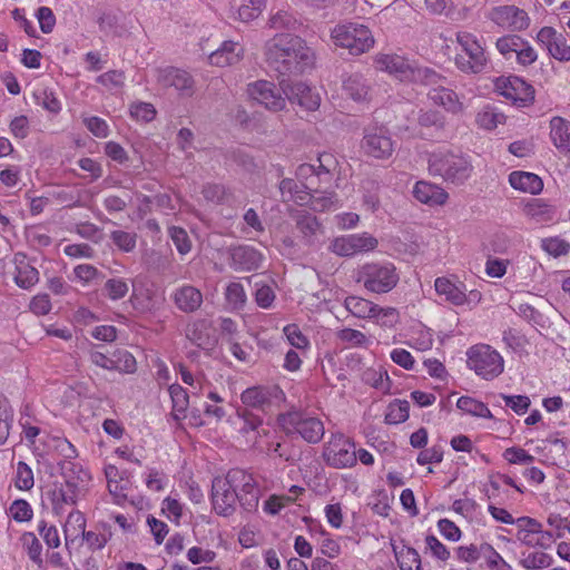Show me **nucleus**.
<instances>
[{
	"instance_id": "nucleus-36",
	"label": "nucleus",
	"mask_w": 570,
	"mask_h": 570,
	"mask_svg": "<svg viewBox=\"0 0 570 570\" xmlns=\"http://www.w3.org/2000/svg\"><path fill=\"white\" fill-rule=\"evenodd\" d=\"M186 337L198 347L210 344V325L207 320H196L187 325Z\"/></svg>"
},
{
	"instance_id": "nucleus-8",
	"label": "nucleus",
	"mask_w": 570,
	"mask_h": 570,
	"mask_svg": "<svg viewBox=\"0 0 570 570\" xmlns=\"http://www.w3.org/2000/svg\"><path fill=\"white\" fill-rule=\"evenodd\" d=\"M396 267L392 263H367L360 267L356 282L371 293L385 294L399 283Z\"/></svg>"
},
{
	"instance_id": "nucleus-45",
	"label": "nucleus",
	"mask_w": 570,
	"mask_h": 570,
	"mask_svg": "<svg viewBox=\"0 0 570 570\" xmlns=\"http://www.w3.org/2000/svg\"><path fill=\"white\" fill-rule=\"evenodd\" d=\"M21 544L30 560L40 566L42 563V546L36 534L33 532H24L21 535Z\"/></svg>"
},
{
	"instance_id": "nucleus-28",
	"label": "nucleus",
	"mask_w": 570,
	"mask_h": 570,
	"mask_svg": "<svg viewBox=\"0 0 570 570\" xmlns=\"http://www.w3.org/2000/svg\"><path fill=\"white\" fill-rule=\"evenodd\" d=\"M13 262L16 265L14 282L19 287L29 289L39 282L38 269L23 253H16Z\"/></svg>"
},
{
	"instance_id": "nucleus-61",
	"label": "nucleus",
	"mask_w": 570,
	"mask_h": 570,
	"mask_svg": "<svg viewBox=\"0 0 570 570\" xmlns=\"http://www.w3.org/2000/svg\"><path fill=\"white\" fill-rule=\"evenodd\" d=\"M130 115L137 120L149 122L155 118L156 109L149 102H136L130 106Z\"/></svg>"
},
{
	"instance_id": "nucleus-41",
	"label": "nucleus",
	"mask_w": 570,
	"mask_h": 570,
	"mask_svg": "<svg viewBox=\"0 0 570 570\" xmlns=\"http://www.w3.org/2000/svg\"><path fill=\"white\" fill-rule=\"evenodd\" d=\"M456 407L462 412L476 417L492 419V413L489 407L470 396H461L456 402Z\"/></svg>"
},
{
	"instance_id": "nucleus-48",
	"label": "nucleus",
	"mask_w": 570,
	"mask_h": 570,
	"mask_svg": "<svg viewBox=\"0 0 570 570\" xmlns=\"http://www.w3.org/2000/svg\"><path fill=\"white\" fill-rule=\"evenodd\" d=\"M295 219L298 230L306 238H311L312 236H314L320 227L316 217L305 210L297 212Z\"/></svg>"
},
{
	"instance_id": "nucleus-19",
	"label": "nucleus",
	"mask_w": 570,
	"mask_h": 570,
	"mask_svg": "<svg viewBox=\"0 0 570 570\" xmlns=\"http://www.w3.org/2000/svg\"><path fill=\"white\" fill-rule=\"evenodd\" d=\"M212 500L215 511L220 515L227 517L235 511L239 497L232 485L228 474L225 478H215L213 480Z\"/></svg>"
},
{
	"instance_id": "nucleus-9",
	"label": "nucleus",
	"mask_w": 570,
	"mask_h": 570,
	"mask_svg": "<svg viewBox=\"0 0 570 570\" xmlns=\"http://www.w3.org/2000/svg\"><path fill=\"white\" fill-rule=\"evenodd\" d=\"M331 37L335 46L345 48L355 56L368 51L374 45L370 29L356 22L337 24L332 30Z\"/></svg>"
},
{
	"instance_id": "nucleus-57",
	"label": "nucleus",
	"mask_w": 570,
	"mask_h": 570,
	"mask_svg": "<svg viewBox=\"0 0 570 570\" xmlns=\"http://www.w3.org/2000/svg\"><path fill=\"white\" fill-rule=\"evenodd\" d=\"M10 514L17 522H27L32 519L33 512L31 505L22 499L14 500L10 505Z\"/></svg>"
},
{
	"instance_id": "nucleus-60",
	"label": "nucleus",
	"mask_w": 570,
	"mask_h": 570,
	"mask_svg": "<svg viewBox=\"0 0 570 570\" xmlns=\"http://www.w3.org/2000/svg\"><path fill=\"white\" fill-rule=\"evenodd\" d=\"M336 336L340 341L352 346H364L367 343V337L358 330L342 328L336 333Z\"/></svg>"
},
{
	"instance_id": "nucleus-64",
	"label": "nucleus",
	"mask_w": 570,
	"mask_h": 570,
	"mask_svg": "<svg viewBox=\"0 0 570 570\" xmlns=\"http://www.w3.org/2000/svg\"><path fill=\"white\" fill-rule=\"evenodd\" d=\"M542 248L548 254H550L554 257H558L561 255H566L570 249V245L561 238L551 237V238H547L542 242Z\"/></svg>"
},
{
	"instance_id": "nucleus-5",
	"label": "nucleus",
	"mask_w": 570,
	"mask_h": 570,
	"mask_svg": "<svg viewBox=\"0 0 570 570\" xmlns=\"http://www.w3.org/2000/svg\"><path fill=\"white\" fill-rule=\"evenodd\" d=\"M455 42L459 51L455 55L454 65L461 72L476 75L487 68L489 59L485 48L476 35L459 30L455 32Z\"/></svg>"
},
{
	"instance_id": "nucleus-21",
	"label": "nucleus",
	"mask_w": 570,
	"mask_h": 570,
	"mask_svg": "<svg viewBox=\"0 0 570 570\" xmlns=\"http://www.w3.org/2000/svg\"><path fill=\"white\" fill-rule=\"evenodd\" d=\"M537 41L558 61H570V45L563 33L552 27H542L537 33Z\"/></svg>"
},
{
	"instance_id": "nucleus-49",
	"label": "nucleus",
	"mask_w": 570,
	"mask_h": 570,
	"mask_svg": "<svg viewBox=\"0 0 570 570\" xmlns=\"http://www.w3.org/2000/svg\"><path fill=\"white\" fill-rule=\"evenodd\" d=\"M128 283L120 277L109 278L104 286L106 296L111 301L124 298L128 294Z\"/></svg>"
},
{
	"instance_id": "nucleus-47",
	"label": "nucleus",
	"mask_w": 570,
	"mask_h": 570,
	"mask_svg": "<svg viewBox=\"0 0 570 570\" xmlns=\"http://www.w3.org/2000/svg\"><path fill=\"white\" fill-rule=\"evenodd\" d=\"M225 298L234 309H242L246 303V293L240 283L232 282L225 291Z\"/></svg>"
},
{
	"instance_id": "nucleus-32",
	"label": "nucleus",
	"mask_w": 570,
	"mask_h": 570,
	"mask_svg": "<svg viewBox=\"0 0 570 570\" xmlns=\"http://www.w3.org/2000/svg\"><path fill=\"white\" fill-rule=\"evenodd\" d=\"M510 185L518 190L539 194L543 188L542 179L532 173L527 171H513L509 176Z\"/></svg>"
},
{
	"instance_id": "nucleus-16",
	"label": "nucleus",
	"mask_w": 570,
	"mask_h": 570,
	"mask_svg": "<svg viewBox=\"0 0 570 570\" xmlns=\"http://www.w3.org/2000/svg\"><path fill=\"white\" fill-rule=\"evenodd\" d=\"M229 481L238 492L239 504L246 511H253L258 505L259 488L253 474L242 469H232L228 471Z\"/></svg>"
},
{
	"instance_id": "nucleus-35",
	"label": "nucleus",
	"mask_w": 570,
	"mask_h": 570,
	"mask_svg": "<svg viewBox=\"0 0 570 570\" xmlns=\"http://www.w3.org/2000/svg\"><path fill=\"white\" fill-rule=\"evenodd\" d=\"M376 305L373 302L360 297V296H347L344 301L345 308L357 318H370L375 317Z\"/></svg>"
},
{
	"instance_id": "nucleus-51",
	"label": "nucleus",
	"mask_w": 570,
	"mask_h": 570,
	"mask_svg": "<svg viewBox=\"0 0 570 570\" xmlns=\"http://www.w3.org/2000/svg\"><path fill=\"white\" fill-rule=\"evenodd\" d=\"M112 243L122 252L130 253L136 248L137 234L125 230H114L110 233Z\"/></svg>"
},
{
	"instance_id": "nucleus-20",
	"label": "nucleus",
	"mask_w": 570,
	"mask_h": 570,
	"mask_svg": "<svg viewBox=\"0 0 570 570\" xmlns=\"http://www.w3.org/2000/svg\"><path fill=\"white\" fill-rule=\"evenodd\" d=\"M156 78L160 86L175 88L181 97H191L195 92V80L186 70L174 67L157 69Z\"/></svg>"
},
{
	"instance_id": "nucleus-10",
	"label": "nucleus",
	"mask_w": 570,
	"mask_h": 570,
	"mask_svg": "<svg viewBox=\"0 0 570 570\" xmlns=\"http://www.w3.org/2000/svg\"><path fill=\"white\" fill-rule=\"evenodd\" d=\"M468 365L479 376L492 380L503 372V358L489 345H475L468 351Z\"/></svg>"
},
{
	"instance_id": "nucleus-2",
	"label": "nucleus",
	"mask_w": 570,
	"mask_h": 570,
	"mask_svg": "<svg viewBox=\"0 0 570 570\" xmlns=\"http://www.w3.org/2000/svg\"><path fill=\"white\" fill-rule=\"evenodd\" d=\"M61 472L65 481L56 485L50 492V500L56 514L62 513L65 504L75 505L77 503L87 490L90 479L87 471L71 461H65L61 464Z\"/></svg>"
},
{
	"instance_id": "nucleus-59",
	"label": "nucleus",
	"mask_w": 570,
	"mask_h": 570,
	"mask_svg": "<svg viewBox=\"0 0 570 570\" xmlns=\"http://www.w3.org/2000/svg\"><path fill=\"white\" fill-rule=\"evenodd\" d=\"M376 323L381 326L392 327L399 321V312L394 307H381L376 305L375 317Z\"/></svg>"
},
{
	"instance_id": "nucleus-33",
	"label": "nucleus",
	"mask_w": 570,
	"mask_h": 570,
	"mask_svg": "<svg viewBox=\"0 0 570 570\" xmlns=\"http://www.w3.org/2000/svg\"><path fill=\"white\" fill-rule=\"evenodd\" d=\"M550 136L554 146L562 153L570 154V122L561 117L550 121Z\"/></svg>"
},
{
	"instance_id": "nucleus-53",
	"label": "nucleus",
	"mask_w": 570,
	"mask_h": 570,
	"mask_svg": "<svg viewBox=\"0 0 570 570\" xmlns=\"http://www.w3.org/2000/svg\"><path fill=\"white\" fill-rule=\"evenodd\" d=\"M73 273L78 282L82 285H89L95 281L104 279V275L100 271H98L94 265L90 264H80L73 268Z\"/></svg>"
},
{
	"instance_id": "nucleus-15",
	"label": "nucleus",
	"mask_w": 570,
	"mask_h": 570,
	"mask_svg": "<svg viewBox=\"0 0 570 570\" xmlns=\"http://www.w3.org/2000/svg\"><path fill=\"white\" fill-rule=\"evenodd\" d=\"M518 527L517 539L529 548L550 549L554 538L550 531H544L542 524L530 517L518 518L514 522Z\"/></svg>"
},
{
	"instance_id": "nucleus-12",
	"label": "nucleus",
	"mask_w": 570,
	"mask_h": 570,
	"mask_svg": "<svg viewBox=\"0 0 570 570\" xmlns=\"http://www.w3.org/2000/svg\"><path fill=\"white\" fill-rule=\"evenodd\" d=\"M485 17L499 28L511 33L525 31L531 24L528 12L514 4L493 7Z\"/></svg>"
},
{
	"instance_id": "nucleus-11",
	"label": "nucleus",
	"mask_w": 570,
	"mask_h": 570,
	"mask_svg": "<svg viewBox=\"0 0 570 570\" xmlns=\"http://www.w3.org/2000/svg\"><path fill=\"white\" fill-rule=\"evenodd\" d=\"M240 400L248 407L271 413L285 401V393L278 385H256L246 389Z\"/></svg>"
},
{
	"instance_id": "nucleus-37",
	"label": "nucleus",
	"mask_w": 570,
	"mask_h": 570,
	"mask_svg": "<svg viewBox=\"0 0 570 570\" xmlns=\"http://www.w3.org/2000/svg\"><path fill=\"white\" fill-rule=\"evenodd\" d=\"M279 190L284 200H293L301 206L308 203L309 191L292 178H284L279 184Z\"/></svg>"
},
{
	"instance_id": "nucleus-55",
	"label": "nucleus",
	"mask_w": 570,
	"mask_h": 570,
	"mask_svg": "<svg viewBox=\"0 0 570 570\" xmlns=\"http://www.w3.org/2000/svg\"><path fill=\"white\" fill-rule=\"evenodd\" d=\"M35 484L33 472L31 468L19 461L16 469V487L19 490H30Z\"/></svg>"
},
{
	"instance_id": "nucleus-17",
	"label": "nucleus",
	"mask_w": 570,
	"mask_h": 570,
	"mask_svg": "<svg viewBox=\"0 0 570 570\" xmlns=\"http://www.w3.org/2000/svg\"><path fill=\"white\" fill-rule=\"evenodd\" d=\"M248 96L264 106L267 110L277 112L286 107V99L283 97L282 88L267 80H257L247 86Z\"/></svg>"
},
{
	"instance_id": "nucleus-44",
	"label": "nucleus",
	"mask_w": 570,
	"mask_h": 570,
	"mask_svg": "<svg viewBox=\"0 0 570 570\" xmlns=\"http://www.w3.org/2000/svg\"><path fill=\"white\" fill-rule=\"evenodd\" d=\"M410 403L405 400H396L387 407L385 421L389 424L403 423L409 419Z\"/></svg>"
},
{
	"instance_id": "nucleus-43",
	"label": "nucleus",
	"mask_w": 570,
	"mask_h": 570,
	"mask_svg": "<svg viewBox=\"0 0 570 570\" xmlns=\"http://www.w3.org/2000/svg\"><path fill=\"white\" fill-rule=\"evenodd\" d=\"M401 570H422L419 552L411 547H403L400 551L393 548Z\"/></svg>"
},
{
	"instance_id": "nucleus-6",
	"label": "nucleus",
	"mask_w": 570,
	"mask_h": 570,
	"mask_svg": "<svg viewBox=\"0 0 570 570\" xmlns=\"http://www.w3.org/2000/svg\"><path fill=\"white\" fill-rule=\"evenodd\" d=\"M277 423L287 436L299 435L311 444L318 443L325 433L321 419L296 409L278 414Z\"/></svg>"
},
{
	"instance_id": "nucleus-34",
	"label": "nucleus",
	"mask_w": 570,
	"mask_h": 570,
	"mask_svg": "<svg viewBox=\"0 0 570 570\" xmlns=\"http://www.w3.org/2000/svg\"><path fill=\"white\" fill-rule=\"evenodd\" d=\"M345 94L355 101L368 98L370 83L361 73L350 75L343 82Z\"/></svg>"
},
{
	"instance_id": "nucleus-4",
	"label": "nucleus",
	"mask_w": 570,
	"mask_h": 570,
	"mask_svg": "<svg viewBox=\"0 0 570 570\" xmlns=\"http://www.w3.org/2000/svg\"><path fill=\"white\" fill-rule=\"evenodd\" d=\"M377 69L393 75L401 81L417 82L424 86H434L441 76L430 68L417 67L414 62L399 55H379L375 59Z\"/></svg>"
},
{
	"instance_id": "nucleus-58",
	"label": "nucleus",
	"mask_w": 570,
	"mask_h": 570,
	"mask_svg": "<svg viewBox=\"0 0 570 570\" xmlns=\"http://www.w3.org/2000/svg\"><path fill=\"white\" fill-rule=\"evenodd\" d=\"M503 119L504 116L502 114H498L491 108H484L476 115L478 125L488 130L494 129Z\"/></svg>"
},
{
	"instance_id": "nucleus-50",
	"label": "nucleus",
	"mask_w": 570,
	"mask_h": 570,
	"mask_svg": "<svg viewBox=\"0 0 570 570\" xmlns=\"http://www.w3.org/2000/svg\"><path fill=\"white\" fill-rule=\"evenodd\" d=\"M168 235L179 254L186 255L190 252L191 240L184 228L171 226L168 228Z\"/></svg>"
},
{
	"instance_id": "nucleus-7",
	"label": "nucleus",
	"mask_w": 570,
	"mask_h": 570,
	"mask_svg": "<svg viewBox=\"0 0 570 570\" xmlns=\"http://www.w3.org/2000/svg\"><path fill=\"white\" fill-rule=\"evenodd\" d=\"M337 169L338 163L334 155L323 153L317 158V166L312 164L299 165L296 169V177L302 188L318 193L321 185H331Z\"/></svg>"
},
{
	"instance_id": "nucleus-14",
	"label": "nucleus",
	"mask_w": 570,
	"mask_h": 570,
	"mask_svg": "<svg viewBox=\"0 0 570 570\" xmlns=\"http://www.w3.org/2000/svg\"><path fill=\"white\" fill-rule=\"evenodd\" d=\"M323 458L334 469L352 468L356 464L355 444L343 434L333 435L324 446Z\"/></svg>"
},
{
	"instance_id": "nucleus-24",
	"label": "nucleus",
	"mask_w": 570,
	"mask_h": 570,
	"mask_svg": "<svg viewBox=\"0 0 570 570\" xmlns=\"http://www.w3.org/2000/svg\"><path fill=\"white\" fill-rule=\"evenodd\" d=\"M495 87L502 96L514 101L527 104L534 99L533 87L519 77L499 78Z\"/></svg>"
},
{
	"instance_id": "nucleus-23",
	"label": "nucleus",
	"mask_w": 570,
	"mask_h": 570,
	"mask_svg": "<svg viewBox=\"0 0 570 570\" xmlns=\"http://www.w3.org/2000/svg\"><path fill=\"white\" fill-rule=\"evenodd\" d=\"M229 266L236 272H250L258 269L263 262V255L256 248L248 245H238L228 249Z\"/></svg>"
},
{
	"instance_id": "nucleus-54",
	"label": "nucleus",
	"mask_w": 570,
	"mask_h": 570,
	"mask_svg": "<svg viewBox=\"0 0 570 570\" xmlns=\"http://www.w3.org/2000/svg\"><path fill=\"white\" fill-rule=\"evenodd\" d=\"M288 343L297 350H306L309 346L308 338L302 333L297 324H288L283 330Z\"/></svg>"
},
{
	"instance_id": "nucleus-26",
	"label": "nucleus",
	"mask_w": 570,
	"mask_h": 570,
	"mask_svg": "<svg viewBox=\"0 0 570 570\" xmlns=\"http://www.w3.org/2000/svg\"><path fill=\"white\" fill-rule=\"evenodd\" d=\"M176 307L183 313H194L203 304L202 292L193 285H183L173 293Z\"/></svg>"
},
{
	"instance_id": "nucleus-56",
	"label": "nucleus",
	"mask_w": 570,
	"mask_h": 570,
	"mask_svg": "<svg viewBox=\"0 0 570 570\" xmlns=\"http://www.w3.org/2000/svg\"><path fill=\"white\" fill-rule=\"evenodd\" d=\"M426 9L434 14H444L452 20H460L461 14L453 10L448 0H425Z\"/></svg>"
},
{
	"instance_id": "nucleus-29",
	"label": "nucleus",
	"mask_w": 570,
	"mask_h": 570,
	"mask_svg": "<svg viewBox=\"0 0 570 570\" xmlns=\"http://www.w3.org/2000/svg\"><path fill=\"white\" fill-rule=\"evenodd\" d=\"M243 57V47L234 41H224L222 46L213 51L209 57V63L218 67L233 66Z\"/></svg>"
},
{
	"instance_id": "nucleus-62",
	"label": "nucleus",
	"mask_w": 570,
	"mask_h": 570,
	"mask_svg": "<svg viewBox=\"0 0 570 570\" xmlns=\"http://www.w3.org/2000/svg\"><path fill=\"white\" fill-rule=\"evenodd\" d=\"M503 458L511 464H530L534 461L533 455L517 446L508 448L503 452Z\"/></svg>"
},
{
	"instance_id": "nucleus-40",
	"label": "nucleus",
	"mask_w": 570,
	"mask_h": 570,
	"mask_svg": "<svg viewBox=\"0 0 570 570\" xmlns=\"http://www.w3.org/2000/svg\"><path fill=\"white\" fill-rule=\"evenodd\" d=\"M417 124L421 128L442 131L445 127V117L434 109H420L417 114Z\"/></svg>"
},
{
	"instance_id": "nucleus-39",
	"label": "nucleus",
	"mask_w": 570,
	"mask_h": 570,
	"mask_svg": "<svg viewBox=\"0 0 570 570\" xmlns=\"http://www.w3.org/2000/svg\"><path fill=\"white\" fill-rule=\"evenodd\" d=\"M490 553L495 558H499V553L488 543H483L481 546L470 544L468 547H459L456 549L458 558L461 561L473 563L478 561L482 556H487Z\"/></svg>"
},
{
	"instance_id": "nucleus-27",
	"label": "nucleus",
	"mask_w": 570,
	"mask_h": 570,
	"mask_svg": "<svg viewBox=\"0 0 570 570\" xmlns=\"http://www.w3.org/2000/svg\"><path fill=\"white\" fill-rule=\"evenodd\" d=\"M413 196L420 203L429 206H442L449 198V194L442 187L425 180H420L414 185Z\"/></svg>"
},
{
	"instance_id": "nucleus-22",
	"label": "nucleus",
	"mask_w": 570,
	"mask_h": 570,
	"mask_svg": "<svg viewBox=\"0 0 570 570\" xmlns=\"http://www.w3.org/2000/svg\"><path fill=\"white\" fill-rule=\"evenodd\" d=\"M279 85L286 98L306 110H316L321 104V97L304 82H293L282 79Z\"/></svg>"
},
{
	"instance_id": "nucleus-42",
	"label": "nucleus",
	"mask_w": 570,
	"mask_h": 570,
	"mask_svg": "<svg viewBox=\"0 0 570 570\" xmlns=\"http://www.w3.org/2000/svg\"><path fill=\"white\" fill-rule=\"evenodd\" d=\"M169 395L173 402V416L176 421L185 417L186 410L188 407V394L178 384L169 386Z\"/></svg>"
},
{
	"instance_id": "nucleus-18",
	"label": "nucleus",
	"mask_w": 570,
	"mask_h": 570,
	"mask_svg": "<svg viewBox=\"0 0 570 570\" xmlns=\"http://www.w3.org/2000/svg\"><path fill=\"white\" fill-rule=\"evenodd\" d=\"M377 244V239L368 233L350 234L336 237L331 244V250L340 256H354L374 250Z\"/></svg>"
},
{
	"instance_id": "nucleus-31",
	"label": "nucleus",
	"mask_w": 570,
	"mask_h": 570,
	"mask_svg": "<svg viewBox=\"0 0 570 570\" xmlns=\"http://www.w3.org/2000/svg\"><path fill=\"white\" fill-rule=\"evenodd\" d=\"M527 43L528 40L518 33H508L495 40V49L504 59L510 60L514 57L517 60L519 52H522L521 50L525 48Z\"/></svg>"
},
{
	"instance_id": "nucleus-63",
	"label": "nucleus",
	"mask_w": 570,
	"mask_h": 570,
	"mask_svg": "<svg viewBox=\"0 0 570 570\" xmlns=\"http://www.w3.org/2000/svg\"><path fill=\"white\" fill-rule=\"evenodd\" d=\"M204 198L214 204H220L225 202L227 197V190L223 185L219 184H206L202 189Z\"/></svg>"
},
{
	"instance_id": "nucleus-1",
	"label": "nucleus",
	"mask_w": 570,
	"mask_h": 570,
	"mask_svg": "<svg viewBox=\"0 0 570 570\" xmlns=\"http://www.w3.org/2000/svg\"><path fill=\"white\" fill-rule=\"evenodd\" d=\"M265 59L279 77H291L313 66L314 52L301 37L279 33L265 43Z\"/></svg>"
},
{
	"instance_id": "nucleus-46",
	"label": "nucleus",
	"mask_w": 570,
	"mask_h": 570,
	"mask_svg": "<svg viewBox=\"0 0 570 570\" xmlns=\"http://www.w3.org/2000/svg\"><path fill=\"white\" fill-rule=\"evenodd\" d=\"M552 563V557L544 552H531L520 560L522 568L527 570H540L550 567Z\"/></svg>"
},
{
	"instance_id": "nucleus-30",
	"label": "nucleus",
	"mask_w": 570,
	"mask_h": 570,
	"mask_svg": "<svg viewBox=\"0 0 570 570\" xmlns=\"http://www.w3.org/2000/svg\"><path fill=\"white\" fill-rule=\"evenodd\" d=\"M434 287L440 296H444L445 301L462 306L465 299V286L463 283H453L446 277H438Z\"/></svg>"
},
{
	"instance_id": "nucleus-52",
	"label": "nucleus",
	"mask_w": 570,
	"mask_h": 570,
	"mask_svg": "<svg viewBox=\"0 0 570 570\" xmlns=\"http://www.w3.org/2000/svg\"><path fill=\"white\" fill-rule=\"evenodd\" d=\"M312 193L313 191H309L308 203H311L313 210L324 212L337 203L336 195L333 193H323L321 191V188L318 189V193H315L316 195H313Z\"/></svg>"
},
{
	"instance_id": "nucleus-38",
	"label": "nucleus",
	"mask_w": 570,
	"mask_h": 570,
	"mask_svg": "<svg viewBox=\"0 0 570 570\" xmlns=\"http://www.w3.org/2000/svg\"><path fill=\"white\" fill-rule=\"evenodd\" d=\"M86 529V518L78 511L73 510L68 514V518L63 524V534L66 543L75 542L79 537H82Z\"/></svg>"
},
{
	"instance_id": "nucleus-25",
	"label": "nucleus",
	"mask_w": 570,
	"mask_h": 570,
	"mask_svg": "<svg viewBox=\"0 0 570 570\" xmlns=\"http://www.w3.org/2000/svg\"><path fill=\"white\" fill-rule=\"evenodd\" d=\"M444 78L441 76L440 82L434 86H430L428 91V98L434 104L444 108L448 112L453 115L461 114L464 109L462 101L458 94L442 85Z\"/></svg>"
},
{
	"instance_id": "nucleus-13",
	"label": "nucleus",
	"mask_w": 570,
	"mask_h": 570,
	"mask_svg": "<svg viewBox=\"0 0 570 570\" xmlns=\"http://www.w3.org/2000/svg\"><path fill=\"white\" fill-rule=\"evenodd\" d=\"M396 142L389 129L384 127H367L361 141L363 153L372 158L385 160L392 157Z\"/></svg>"
},
{
	"instance_id": "nucleus-3",
	"label": "nucleus",
	"mask_w": 570,
	"mask_h": 570,
	"mask_svg": "<svg viewBox=\"0 0 570 570\" xmlns=\"http://www.w3.org/2000/svg\"><path fill=\"white\" fill-rule=\"evenodd\" d=\"M428 164L432 176L456 186L463 185L473 171V166L465 156L450 150L432 153Z\"/></svg>"
}]
</instances>
